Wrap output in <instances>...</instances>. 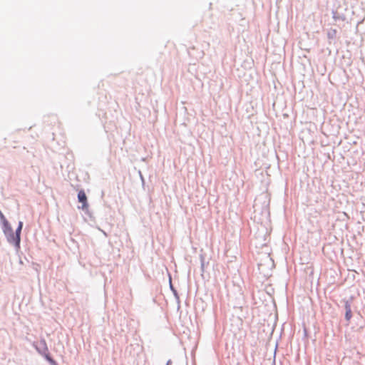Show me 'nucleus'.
Segmentation results:
<instances>
[{"mask_svg":"<svg viewBox=\"0 0 365 365\" xmlns=\"http://www.w3.org/2000/svg\"><path fill=\"white\" fill-rule=\"evenodd\" d=\"M169 284H170V289L172 291V292L173 293V295H174L177 302L178 304H180V297L178 293V291L175 289V288L173 287V285L172 284V279H171L170 275L169 276Z\"/></svg>","mask_w":365,"mask_h":365,"instance_id":"nucleus-5","label":"nucleus"},{"mask_svg":"<svg viewBox=\"0 0 365 365\" xmlns=\"http://www.w3.org/2000/svg\"><path fill=\"white\" fill-rule=\"evenodd\" d=\"M200 269H201V272L202 274L205 272V259L202 255H200Z\"/></svg>","mask_w":365,"mask_h":365,"instance_id":"nucleus-9","label":"nucleus"},{"mask_svg":"<svg viewBox=\"0 0 365 365\" xmlns=\"http://www.w3.org/2000/svg\"><path fill=\"white\" fill-rule=\"evenodd\" d=\"M2 230L6 236L7 242L14 245L16 250H19L20 249L21 244V238L19 241L16 240V233L14 232L13 229L9 223L6 224V225L2 226Z\"/></svg>","mask_w":365,"mask_h":365,"instance_id":"nucleus-1","label":"nucleus"},{"mask_svg":"<svg viewBox=\"0 0 365 365\" xmlns=\"http://www.w3.org/2000/svg\"><path fill=\"white\" fill-rule=\"evenodd\" d=\"M172 363H173V362H172V360H171V359H169V360L167 361V363H166V364H165V365H171V364H172Z\"/></svg>","mask_w":365,"mask_h":365,"instance_id":"nucleus-12","label":"nucleus"},{"mask_svg":"<svg viewBox=\"0 0 365 365\" xmlns=\"http://www.w3.org/2000/svg\"><path fill=\"white\" fill-rule=\"evenodd\" d=\"M139 174H140V178H141L142 181L144 182V178L143 177V175L141 174L140 172H139Z\"/></svg>","mask_w":365,"mask_h":365,"instance_id":"nucleus-13","label":"nucleus"},{"mask_svg":"<svg viewBox=\"0 0 365 365\" xmlns=\"http://www.w3.org/2000/svg\"><path fill=\"white\" fill-rule=\"evenodd\" d=\"M337 31L335 29H330L327 32V38L329 40L335 39L336 37Z\"/></svg>","mask_w":365,"mask_h":365,"instance_id":"nucleus-7","label":"nucleus"},{"mask_svg":"<svg viewBox=\"0 0 365 365\" xmlns=\"http://www.w3.org/2000/svg\"><path fill=\"white\" fill-rule=\"evenodd\" d=\"M352 317V313H351V311L350 312H345V319L346 321L349 322L350 319H351Z\"/></svg>","mask_w":365,"mask_h":365,"instance_id":"nucleus-11","label":"nucleus"},{"mask_svg":"<svg viewBox=\"0 0 365 365\" xmlns=\"http://www.w3.org/2000/svg\"><path fill=\"white\" fill-rule=\"evenodd\" d=\"M45 359L51 364V365H58L57 362L51 356V355H46Z\"/></svg>","mask_w":365,"mask_h":365,"instance_id":"nucleus-10","label":"nucleus"},{"mask_svg":"<svg viewBox=\"0 0 365 365\" xmlns=\"http://www.w3.org/2000/svg\"><path fill=\"white\" fill-rule=\"evenodd\" d=\"M78 200L82 203L81 206H78V209L86 210L88 207V200L86 195L83 190H81L78 192Z\"/></svg>","mask_w":365,"mask_h":365,"instance_id":"nucleus-3","label":"nucleus"},{"mask_svg":"<svg viewBox=\"0 0 365 365\" xmlns=\"http://www.w3.org/2000/svg\"><path fill=\"white\" fill-rule=\"evenodd\" d=\"M332 18L335 21H345L346 20V16L345 14L339 12L338 10L333 9L331 11Z\"/></svg>","mask_w":365,"mask_h":365,"instance_id":"nucleus-4","label":"nucleus"},{"mask_svg":"<svg viewBox=\"0 0 365 365\" xmlns=\"http://www.w3.org/2000/svg\"><path fill=\"white\" fill-rule=\"evenodd\" d=\"M33 346L36 350V351L40 355L43 356L44 359L46 358V355H50L46 341L45 340V339L41 338L39 341L34 342Z\"/></svg>","mask_w":365,"mask_h":365,"instance_id":"nucleus-2","label":"nucleus"},{"mask_svg":"<svg viewBox=\"0 0 365 365\" xmlns=\"http://www.w3.org/2000/svg\"><path fill=\"white\" fill-rule=\"evenodd\" d=\"M22 227H23V222L19 221V224H18V227H17V228L16 229V231H15V232L16 233V240H17V241H19V239H20Z\"/></svg>","mask_w":365,"mask_h":365,"instance_id":"nucleus-8","label":"nucleus"},{"mask_svg":"<svg viewBox=\"0 0 365 365\" xmlns=\"http://www.w3.org/2000/svg\"><path fill=\"white\" fill-rule=\"evenodd\" d=\"M352 301H353V298L352 297H350L348 299H343V302H344V309H345L346 312L351 311V303H352Z\"/></svg>","mask_w":365,"mask_h":365,"instance_id":"nucleus-6","label":"nucleus"}]
</instances>
